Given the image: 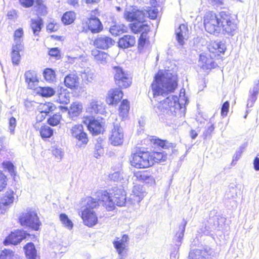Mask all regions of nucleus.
<instances>
[{"instance_id": "nucleus-38", "label": "nucleus", "mask_w": 259, "mask_h": 259, "mask_svg": "<svg viewBox=\"0 0 259 259\" xmlns=\"http://www.w3.org/2000/svg\"><path fill=\"white\" fill-rule=\"evenodd\" d=\"M55 108L56 107L55 105L52 103L50 102L41 104L39 106L41 116L43 117L44 118H45V116L49 114L50 112L54 110Z\"/></svg>"}, {"instance_id": "nucleus-15", "label": "nucleus", "mask_w": 259, "mask_h": 259, "mask_svg": "<svg viewBox=\"0 0 259 259\" xmlns=\"http://www.w3.org/2000/svg\"><path fill=\"white\" fill-rule=\"evenodd\" d=\"M81 218L84 224L89 227H92L95 225L98 222L96 214L91 209H84L82 212Z\"/></svg>"}, {"instance_id": "nucleus-32", "label": "nucleus", "mask_w": 259, "mask_h": 259, "mask_svg": "<svg viewBox=\"0 0 259 259\" xmlns=\"http://www.w3.org/2000/svg\"><path fill=\"white\" fill-rule=\"evenodd\" d=\"M43 25L42 19L40 17L36 19H31V28L35 35H38L41 31L42 26Z\"/></svg>"}, {"instance_id": "nucleus-4", "label": "nucleus", "mask_w": 259, "mask_h": 259, "mask_svg": "<svg viewBox=\"0 0 259 259\" xmlns=\"http://www.w3.org/2000/svg\"><path fill=\"white\" fill-rule=\"evenodd\" d=\"M113 196H111L106 191H100L99 195L101 196L100 200L108 210H112L115 205L122 206L126 201L125 191L122 188L115 187L113 190Z\"/></svg>"}, {"instance_id": "nucleus-25", "label": "nucleus", "mask_w": 259, "mask_h": 259, "mask_svg": "<svg viewBox=\"0 0 259 259\" xmlns=\"http://www.w3.org/2000/svg\"><path fill=\"white\" fill-rule=\"evenodd\" d=\"M198 65L203 70H210L213 68L217 64L211 58H208L205 55L201 54L199 57Z\"/></svg>"}, {"instance_id": "nucleus-51", "label": "nucleus", "mask_w": 259, "mask_h": 259, "mask_svg": "<svg viewBox=\"0 0 259 259\" xmlns=\"http://www.w3.org/2000/svg\"><path fill=\"white\" fill-rule=\"evenodd\" d=\"M60 220L65 227L69 230L72 228L73 224L66 214L61 213L60 214Z\"/></svg>"}, {"instance_id": "nucleus-22", "label": "nucleus", "mask_w": 259, "mask_h": 259, "mask_svg": "<svg viewBox=\"0 0 259 259\" xmlns=\"http://www.w3.org/2000/svg\"><path fill=\"white\" fill-rule=\"evenodd\" d=\"M104 106L101 101L92 100L88 106L86 111L92 114L102 113L104 112Z\"/></svg>"}, {"instance_id": "nucleus-13", "label": "nucleus", "mask_w": 259, "mask_h": 259, "mask_svg": "<svg viewBox=\"0 0 259 259\" xmlns=\"http://www.w3.org/2000/svg\"><path fill=\"white\" fill-rule=\"evenodd\" d=\"M14 191L12 190L7 191L0 201V213H4L8 207L12 204L14 201Z\"/></svg>"}, {"instance_id": "nucleus-11", "label": "nucleus", "mask_w": 259, "mask_h": 259, "mask_svg": "<svg viewBox=\"0 0 259 259\" xmlns=\"http://www.w3.org/2000/svg\"><path fill=\"white\" fill-rule=\"evenodd\" d=\"M27 234L23 230H16L12 232L5 240L4 243L5 245L9 244L16 245L26 237Z\"/></svg>"}, {"instance_id": "nucleus-54", "label": "nucleus", "mask_w": 259, "mask_h": 259, "mask_svg": "<svg viewBox=\"0 0 259 259\" xmlns=\"http://www.w3.org/2000/svg\"><path fill=\"white\" fill-rule=\"evenodd\" d=\"M149 41V37L148 34H141L138 40V49L142 50L144 46Z\"/></svg>"}, {"instance_id": "nucleus-46", "label": "nucleus", "mask_w": 259, "mask_h": 259, "mask_svg": "<svg viewBox=\"0 0 259 259\" xmlns=\"http://www.w3.org/2000/svg\"><path fill=\"white\" fill-rule=\"evenodd\" d=\"M43 75L45 80L49 82H53L56 79L55 72L51 68L45 69Z\"/></svg>"}, {"instance_id": "nucleus-43", "label": "nucleus", "mask_w": 259, "mask_h": 259, "mask_svg": "<svg viewBox=\"0 0 259 259\" xmlns=\"http://www.w3.org/2000/svg\"><path fill=\"white\" fill-rule=\"evenodd\" d=\"M75 18L76 15L74 12L68 11L63 14L61 20L65 25H69L74 22Z\"/></svg>"}, {"instance_id": "nucleus-57", "label": "nucleus", "mask_w": 259, "mask_h": 259, "mask_svg": "<svg viewBox=\"0 0 259 259\" xmlns=\"http://www.w3.org/2000/svg\"><path fill=\"white\" fill-rule=\"evenodd\" d=\"M61 115L60 114H54L48 120V123L52 126H56L60 122Z\"/></svg>"}, {"instance_id": "nucleus-12", "label": "nucleus", "mask_w": 259, "mask_h": 259, "mask_svg": "<svg viewBox=\"0 0 259 259\" xmlns=\"http://www.w3.org/2000/svg\"><path fill=\"white\" fill-rule=\"evenodd\" d=\"M124 16L129 21L139 22L144 20L145 13L136 8L131 7L128 11H125Z\"/></svg>"}, {"instance_id": "nucleus-64", "label": "nucleus", "mask_w": 259, "mask_h": 259, "mask_svg": "<svg viewBox=\"0 0 259 259\" xmlns=\"http://www.w3.org/2000/svg\"><path fill=\"white\" fill-rule=\"evenodd\" d=\"M229 102L228 101H226L222 105L221 108V114L222 116H226L227 115L229 108Z\"/></svg>"}, {"instance_id": "nucleus-26", "label": "nucleus", "mask_w": 259, "mask_h": 259, "mask_svg": "<svg viewBox=\"0 0 259 259\" xmlns=\"http://www.w3.org/2000/svg\"><path fill=\"white\" fill-rule=\"evenodd\" d=\"M259 91V80L254 82L252 89L249 91V96L248 99L247 107H251L257 99Z\"/></svg>"}, {"instance_id": "nucleus-1", "label": "nucleus", "mask_w": 259, "mask_h": 259, "mask_svg": "<svg viewBox=\"0 0 259 259\" xmlns=\"http://www.w3.org/2000/svg\"><path fill=\"white\" fill-rule=\"evenodd\" d=\"M204 27L210 34L219 33L234 35L237 29L236 24L232 21L229 13L222 11L218 14L209 12L204 18Z\"/></svg>"}, {"instance_id": "nucleus-55", "label": "nucleus", "mask_w": 259, "mask_h": 259, "mask_svg": "<svg viewBox=\"0 0 259 259\" xmlns=\"http://www.w3.org/2000/svg\"><path fill=\"white\" fill-rule=\"evenodd\" d=\"M52 153L55 158L59 160L62 159L64 155L62 149L58 147H53Z\"/></svg>"}, {"instance_id": "nucleus-23", "label": "nucleus", "mask_w": 259, "mask_h": 259, "mask_svg": "<svg viewBox=\"0 0 259 259\" xmlns=\"http://www.w3.org/2000/svg\"><path fill=\"white\" fill-rule=\"evenodd\" d=\"M128 239V236L126 234L123 235L121 238H116L113 243L117 252H121V250L127 251Z\"/></svg>"}, {"instance_id": "nucleus-45", "label": "nucleus", "mask_w": 259, "mask_h": 259, "mask_svg": "<svg viewBox=\"0 0 259 259\" xmlns=\"http://www.w3.org/2000/svg\"><path fill=\"white\" fill-rule=\"evenodd\" d=\"M100 192V191H99L97 192V196L99 197L98 199L93 198L91 197H88L86 199V201H87V205H86L87 208H89V209H91L93 210V209L94 208L96 207L97 205H99V202H103V201L102 200H100V198L101 197V196L100 195H99V193Z\"/></svg>"}, {"instance_id": "nucleus-53", "label": "nucleus", "mask_w": 259, "mask_h": 259, "mask_svg": "<svg viewBox=\"0 0 259 259\" xmlns=\"http://www.w3.org/2000/svg\"><path fill=\"white\" fill-rule=\"evenodd\" d=\"M155 144L164 149H168L173 148L172 143H169L166 140L157 139L155 140Z\"/></svg>"}, {"instance_id": "nucleus-62", "label": "nucleus", "mask_w": 259, "mask_h": 259, "mask_svg": "<svg viewBox=\"0 0 259 259\" xmlns=\"http://www.w3.org/2000/svg\"><path fill=\"white\" fill-rule=\"evenodd\" d=\"M214 129V126L213 124L209 125L203 133L204 139H207L208 137H210Z\"/></svg>"}, {"instance_id": "nucleus-42", "label": "nucleus", "mask_w": 259, "mask_h": 259, "mask_svg": "<svg viewBox=\"0 0 259 259\" xmlns=\"http://www.w3.org/2000/svg\"><path fill=\"white\" fill-rule=\"evenodd\" d=\"M127 30V27L123 24L115 25L110 27V32L112 35L116 36L126 32Z\"/></svg>"}, {"instance_id": "nucleus-2", "label": "nucleus", "mask_w": 259, "mask_h": 259, "mask_svg": "<svg viewBox=\"0 0 259 259\" xmlns=\"http://www.w3.org/2000/svg\"><path fill=\"white\" fill-rule=\"evenodd\" d=\"M154 97L156 96H165L168 93L173 92L177 87V77L169 70L162 75L158 73L155 76L151 84Z\"/></svg>"}, {"instance_id": "nucleus-61", "label": "nucleus", "mask_w": 259, "mask_h": 259, "mask_svg": "<svg viewBox=\"0 0 259 259\" xmlns=\"http://www.w3.org/2000/svg\"><path fill=\"white\" fill-rule=\"evenodd\" d=\"M9 128L10 132L11 134L13 135L15 133V128L16 126V119L15 117H12L9 120Z\"/></svg>"}, {"instance_id": "nucleus-56", "label": "nucleus", "mask_w": 259, "mask_h": 259, "mask_svg": "<svg viewBox=\"0 0 259 259\" xmlns=\"http://www.w3.org/2000/svg\"><path fill=\"white\" fill-rule=\"evenodd\" d=\"M219 227V224L218 221H217V223H214L213 225L211 226H206L202 228L201 231L205 235H209L211 234V232H212L213 230L216 229L218 227Z\"/></svg>"}, {"instance_id": "nucleus-6", "label": "nucleus", "mask_w": 259, "mask_h": 259, "mask_svg": "<svg viewBox=\"0 0 259 259\" xmlns=\"http://www.w3.org/2000/svg\"><path fill=\"white\" fill-rule=\"evenodd\" d=\"M112 73L115 84L119 88H127L132 84V77L119 66H112Z\"/></svg>"}, {"instance_id": "nucleus-63", "label": "nucleus", "mask_w": 259, "mask_h": 259, "mask_svg": "<svg viewBox=\"0 0 259 259\" xmlns=\"http://www.w3.org/2000/svg\"><path fill=\"white\" fill-rule=\"evenodd\" d=\"M7 17L9 19L15 21L18 17L17 12L15 10H11L7 13Z\"/></svg>"}, {"instance_id": "nucleus-41", "label": "nucleus", "mask_w": 259, "mask_h": 259, "mask_svg": "<svg viewBox=\"0 0 259 259\" xmlns=\"http://www.w3.org/2000/svg\"><path fill=\"white\" fill-rule=\"evenodd\" d=\"M110 178L111 180L114 181L122 183L125 182L127 180L126 175L122 170H119L113 172L110 176Z\"/></svg>"}, {"instance_id": "nucleus-8", "label": "nucleus", "mask_w": 259, "mask_h": 259, "mask_svg": "<svg viewBox=\"0 0 259 259\" xmlns=\"http://www.w3.org/2000/svg\"><path fill=\"white\" fill-rule=\"evenodd\" d=\"M103 119H96L93 116L84 118L83 123L87 126L88 130L93 135H99L104 131Z\"/></svg>"}, {"instance_id": "nucleus-40", "label": "nucleus", "mask_w": 259, "mask_h": 259, "mask_svg": "<svg viewBox=\"0 0 259 259\" xmlns=\"http://www.w3.org/2000/svg\"><path fill=\"white\" fill-rule=\"evenodd\" d=\"M151 160L153 162V165L155 162H160L164 161L167 158V154L164 152H154L151 153Z\"/></svg>"}, {"instance_id": "nucleus-50", "label": "nucleus", "mask_w": 259, "mask_h": 259, "mask_svg": "<svg viewBox=\"0 0 259 259\" xmlns=\"http://www.w3.org/2000/svg\"><path fill=\"white\" fill-rule=\"evenodd\" d=\"M104 154V149L102 144V140L98 142L95 145L94 156L97 158H99Z\"/></svg>"}, {"instance_id": "nucleus-49", "label": "nucleus", "mask_w": 259, "mask_h": 259, "mask_svg": "<svg viewBox=\"0 0 259 259\" xmlns=\"http://www.w3.org/2000/svg\"><path fill=\"white\" fill-rule=\"evenodd\" d=\"M41 137L42 138H50L53 134V130L49 126H42L39 131Z\"/></svg>"}, {"instance_id": "nucleus-52", "label": "nucleus", "mask_w": 259, "mask_h": 259, "mask_svg": "<svg viewBox=\"0 0 259 259\" xmlns=\"http://www.w3.org/2000/svg\"><path fill=\"white\" fill-rule=\"evenodd\" d=\"M3 168L7 169L10 174L11 176L15 177L16 176L15 168L13 164L9 161H4L2 163Z\"/></svg>"}, {"instance_id": "nucleus-35", "label": "nucleus", "mask_w": 259, "mask_h": 259, "mask_svg": "<svg viewBox=\"0 0 259 259\" xmlns=\"http://www.w3.org/2000/svg\"><path fill=\"white\" fill-rule=\"evenodd\" d=\"M207 253L205 250L195 249L189 253V259H207Z\"/></svg>"}, {"instance_id": "nucleus-58", "label": "nucleus", "mask_w": 259, "mask_h": 259, "mask_svg": "<svg viewBox=\"0 0 259 259\" xmlns=\"http://www.w3.org/2000/svg\"><path fill=\"white\" fill-rule=\"evenodd\" d=\"M14 252L10 249H5L0 255V259H12Z\"/></svg>"}, {"instance_id": "nucleus-20", "label": "nucleus", "mask_w": 259, "mask_h": 259, "mask_svg": "<svg viewBox=\"0 0 259 259\" xmlns=\"http://www.w3.org/2000/svg\"><path fill=\"white\" fill-rule=\"evenodd\" d=\"M82 104L78 101L72 103L69 109L66 107H63V110L68 111V114L72 119L77 117L82 112Z\"/></svg>"}, {"instance_id": "nucleus-27", "label": "nucleus", "mask_w": 259, "mask_h": 259, "mask_svg": "<svg viewBox=\"0 0 259 259\" xmlns=\"http://www.w3.org/2000/svg\"><path fill=\"white\" fill-rule=\"evenodd\" d=\"M26 257L28 259H39L37 250L34 244L32 242L27 243L24 246Z\"/></svg>"}, {"instance_id": "nucleus-19", "label": "nucleus", "mask_w": 259, "mask_h": 259, "mask_svg": "<svg viewBox=\"0 0 259 259\" xmlns=\"http://www.w3.org/2000/svg\"><path fill=\"white\" fill-rule=\"evenodd\" d=\"M25 82L30 89L35 90L38 83V79L35 71L28 70L24 74Z\"/></svg>"}, {"instance_id": "nucleus-47", "label": "nucleus", "mask_w": 259, "mask_h": 259, "mask_svg": "<svg viewBox=\"0 0 259 259\" xmlns=\"http://www.w3.org/2000/svg\"><path fill=\"white\" fill-rule=\"evenodd\" d=\"M133 198L136 197L135 199L136 201L140 202L143 199L144 192L142 190V187L140 185H136L133 187Z\"/></svg>"}, {"instance_id": "nucleus-14", "label": "nucleus", "mask_w": 259, "mask_h": 259, "mask_svg": "<svg viewBox=\"0 0 259 259\" xmlns=\"http://www.w3.org/2000/svg\"><path fill=\"white\" fill-rule=\"evenodd\" d=\"M88 29L93 33H99L103 29L102 24L100 20L97 17L91 18L89 20ZM78 30L80 31H87V28L83 26L79 27Z\"/></svg>"}, {"instance_id": "nucleus-5", "label": "nucleus", "mask_w": 259, "mask_h": 259, "mask_svg": "<svg viewBox=\"0 0 259 259\" xmlns=\"http://www.w3.org/2000/svg\"><path fill=\"white\" fill-rule=\"evenodd\" d=\"M19 220L22 226L29 227L35 230H38L41 225L36 211L32 208L27 209L21 214Z\"/></svg>"}, {"instance_id": "nucleus-59", "label": "nucleus", "mask_w": 259, "mask_h": 259, "mask_svg": "<svg viewBox=\"0 0 259 259\" xmlns=\"http://www.w3.org/2000/svg\"><path fill=\"white\" fill-rule=\"evenodd\" d=\"M237 190L233 187H230L225 194V197L227 199L235 198L237 196Z\"/></svg>"}, {"instance_id": "nucleus-3", "label": "nucleus", "mask_w": 259, "mask_h": 259, "mask_svg": "<svg viewBox=\"0 0 259 259\" xmlns=\"http://www.w3.org/2000/svg\"><path fill=\"white\" fill-rule=\"evenodd\" d=\"M183 109L177 96H169L158 103L155 107V111L159 114L166 117L181 116Z\"/></svg>"}, {"instance_id": "nucleus-18", "label": "nucleus", "mask_w": 259, "mask_h": 259, "mask_svg": "<svg viewBox=\"0 0 259 259\" xmlns=\"http://www.w3.org/2000/svg\"><path fill=\"white\" fill-rule=\"evenodd\" d=\"M130 27L134 33L148 34L150 31V26L145 23V21L135 22L130 24Z\"/></svg>"}, {"instance_id": "nucleus-30", "label": "nucleus", "mask_w": 259, "mask_h": 259, "mask_svg": "<svg viewBox=\"0 0 259 259\" xmlns=\"http://www.w3.org/2000/svg\"><path fill=\"white\" fill-rule=\"evenodd\" d=\"M92 55L94 57L95 59L100 63L104 64L107 61L108 55L104 52L94 49L92 51Z\"/></svg>"}, {"instance_id": "nucleus-10", "label": "nucleus", "mask_w": 259, "mask_h": 259, "mask_svg": "<svg viewBox=\"0 0 259 259\" xmlns=\"http://www.w3.org/2000/svg\"><path fill=\"white\" fill-rule=\"evenodd\" d=\"M109 141L113 146L121 145L123 142V132L122 128L118 123H113V128L111 130Z\"/></svg>"}, {"instance_id": "nucleus-24", "label": "nucleus", "mask_w": 259, "mask_h": 259, "mask_svg": "<svg viewBox=\"0 0 259 259\" xmlns=\"http://www.w3.org/2000/svg\"><path fill=\"white\" fill-rule=\"evenodd\" d=\"M136 38L131 35H124L119 38L118 44L120 48L126 49L133 47L136 44Z\"/></svg>"}, {"instance_id": "nucleus-29", "label": "nucleus", "mask_w": 259, "mask_h": 259, "mask_svg": "<svg viewBox=\"0 0 259 259\" xmlns=\"http://www.w3.org/2000/svg\"><path fill=\"white\" fill-rule=\"evenodd\" d=\"M23 47L12 46L11 52V60L13 65H18L20 60V52L22 50Z\"/></svg>"}, {"instance_id": "nucleus-36", "label": "nucleus", "mask_w": 259, "mask_h": 259, "mask_svg": "<svg viewBox=\"0 0 259 259\" xmlns=\"http://www.w3.org/2000/svg\"><path fill=\"white\" fill-rule=\"evenodd\" d=\"M80 75L83 82L86 83L91 82L95 78L94 71L87 68L81 72Z\"/></svg>"}, {"instance_id": "nucleus-21", "label": "nucleus", "mask_w": 259, "mask_h": 259, "mask_svg": "<svg viewBox=\"0 0 259 259\" xmlns=\"http://www.w3.org/2000/svg\"><path fill=\"white\" fill-rule=\"evenodd\" d=\"M176 38L178 43L180 46L184 44V40L188 37V29L185 24H181L176 30Z\"/></svg>"}, {"instance_id": "nucleus-44", "label": "nucleus", "mask_w": 259, "mask_h": 259, "mask_svg": "<svg viewBox=\"0 0 259 259\" xmlns=\"http://www.w3.org/2000/svg\"><path fill=\"white\" fill-rule=\"evenodd\" d=\"M187 221L183 219L182 224L179 226V231L176 234V238L177 239V245H180L181 243V240L183 239L184 237V233L185 231V227L187 225Z\"/></svg>"}, {"instance_id": "nucleus-37", "label": "nucleus", "mask_w": 259, "mask_h": 259, "mask_svg": "<svg viewBox=\"0 0 259 259\" xmlns=\"http://www.w3.org/2000/svg\"><path fill=\"white\" fill-rule=\"evenodd\" d=\"M35 90L38 94L45 97H52L55 93L54 89L49 87H39L36 88Z\"/></svg>"}, {"instance_id": "nucleus-17", "label": "nucleus", "mask_w": 259, "mask_h": 259, "mask_svg": "<svg viewBox=\"0 0 259 259\" xmlns=\"http://www.w3.org/2000/svg\"><path fill=\"white\" fill-rule=\"evenodd\" d=\"M123 94L119 88L111 89L108 91L106 102L109 105L118 103L123 97Z\"/></svg>"}, {"instance_id": "nucleus-60", "label": "nucleus", "mask_w": 259, "mask_h": 259, "mask_svg": "<svg viewBox=\"0 0 259 259\" xmlns=\"http://www.w3.org/2000/svg\"><path fill=\"white\" fill-rule=\"evenodd\" d=\"M7 177L0 171V192L3 191V189L6 187L7 185Z\"/></svg>"}, {"instance_id": "nucleus-31", "label": "nucleus", "mask_w": 259, "mask_h": 259, "mask_svg": "<svg viewBox=\"0 0 259 259\" xmlns=\"http://www.w3.org/2000/svg\"><path fill=\"white\" fill-rule=\"evenodd\" d=\"M135 176L139 181L147 184H152L155 182L154 178L147 171L137 172Z\"/></svg>"}, {"instance_id": "nucleus-33", "label": "nucleus", "mask_w": 259, "mask_h": 259, "mask_svg": "<svg viewBox=\"0 0 259 259\" xmlns=\"http://www.w3.org/2000/svg\"><path fill=\"white\" fill-rule=\"evenodd\" d=\"M129 109V102L126 99L123 100L119 108V114L122 120L126 119L128 116Z\"/></svg>"}, {"instance_id": "nucleus-7", "label": "nucleus", "mask_w": 259, "mask_h": 259, "mask_svg": "<svg viewBox=\"0 0 259 259\" xmlns=\"http://www.w3.org/2000/svg\"><path fill=\"white\" fill-rule=\"evenodd\" d=\"M132 157L131 165L136 168H147L153 165L150 152L139 151L133 154Z\"/></svg>"}, {"instance_id": "nucleus-48", "label": "nucleus", "mask_w": 259, "mask_h": 259, "mask_svg": "<svg viewBox=\"0 0 259 259\" xmlns=\"http://www.w3.org/2000/svg\"><path fill=\"white\" fill-rule=\"evenodd\" d=\"M56 101L60 104H67L70 102V94L66 91L61 92L58 94Z\"/></svg>"}, {"instance_id": "nucleus-39", "label": "nucleus", "mask_w": 259, "mask_h": 259, "mask_svg": "<svg viewBox=\"0 0 259 259\" xmlns=\"http://www.w3.org/2000/svg\"><path fill=\"white\" fill-rule=\"evenodd\" d=\"M209 51L213 53L214 51H218L220 53H224L226 49L225 45L224 43L220 41H215L212 42L208 47Z\"/></svg>"}, {"instance_id": "nucleus-9", "label": "nucleus", "mask_w": 259, "mask_h": 259, "mask_svg": "<svg viewBox=\"0 0 259 259\" xmlns=\"http://www.w3.org/2000/svg\"><path fill=\"white\" fill-rule=\"evenodd\" d=\"M72 137L77 140L76 145L79 147H84L88 142L87 134L84 132L83 126L81 124H76L70 130Z\"/></svg>"}, {"instance_id": "nucleus-34", "label": "nucleus", "mask_w": 259, "mask_h": 259, "mask_svg": "<svg viewBox=\"0 0 259 259\" xmlns=\"http://www.w3.org/2000/svg\"><path fill=\"white\" fill-rule=\"evenodd\" d=\"M24 31L22 28L16 29L14 33V44L12 46H17L23 47L22 42L23 41Z\"/></svg>"}, {"instance_id": "nucleus-16", "label": "nucleus", "mask_w": 259, "mask_h": 259, "mask_svg": "<svg viewBox=\"0 0 259 259\" xmlns=\"http://www.w3.org/2000/svg\"><path fill=\"white\" fill-rule=\"evenodd\" d=\"M114 41L111 38L103 35H98L94 41V46L97 48L106 50L113 46Z\"/></svg>"}, {"instance_id": "nucleus-28", "label": "nucleus", "mask_w": 259, "mask_h": 259, "mask_svg": "<svg viewBox=\"0 0 259 259\" xmlns=\"http://www.w3.org/2000/svg\"><path fill=\"white\" fill-rule=\"evenodd\" d=\"M64 84L66 87L70 89L75 88L78 87V77L75 73L68 74L64 79Z\"/></svg>"}]
</instances>
